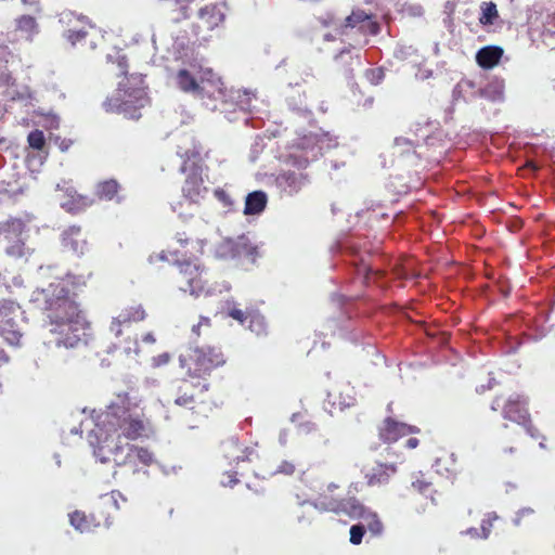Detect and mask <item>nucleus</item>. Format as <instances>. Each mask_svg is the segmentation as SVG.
Returning a JSON list of instances; mask_svg holds the SVG:
<instances>
[{
	"instance_id": "35",
	"label": "nucleus",
	"mask_w": 555,
	"mask_h": 555,
	"mask_svg": "<svg viewBox=\"0 0 555 555\" xmlns=\"http://www.w3.org/2000/svg\"><path fill=\"white\" fill-rule=\"evenodd\" d=\"M108 61L116 64L117 69H118L117 76L118 77L124 76L126 78V80L129 81V79L127 78V74H128L127 56L125 54H120L119 52H117L116 56L108 55Z\"/></svg>"
},
{
	"instance_id": "7",
	"label": "nucleus",
	"mask_w": 555,
	"mask_h": 555,
	"mask_svg": "<svg viewBox=\"0 0 555 555\" xmlns=\"http://www.w3.org/2000/svg\"><path fill=\"white\" fill-rule=\"evenodd\" d=\"M179 363L190 378L205 380L214 370L227 363V358L219 347L208 346L180 354Z\"/></svg>"
},
{
	"instance_id": "4",
	"label": "nucleus",
	"mask_w": 555,
	"mask_h": 555,
	"mask_svg": "<svg viewBox=\"0 0 555 555\" xmlns=\"http://www.w3.org/2000/svg\"><path fill=\"white\" fill-rule=\"evenodd\" d=\"M491 410L494 412L501 411L504 420L521 426L532 439H545L532 421L529 412V398L525 393L514 392L508 397L496 396L492 400Z\"/></svg>"
},
{
	"instance_id": "3",
	"label": "nucleus",
	"mask_w": 555,
	"mask_h": 555,
	"mask_svg": "<svg viewBox=\"0 0 555 555\" xmlns=\"http://www.w3.org/2000/svg\"><path fill=\"white\" fill-rule=\"evenodd\" d=\"M151 262L166 261L177 267L176 283L180 291L192 295L203 294L207 286L206 271L195 256L181 250H167L150 257Z\"/></svg>"
},
{
	"instance_id": "2",
	"label": "nucleus",
	"mask_w": 555,
	"mask_h": 555,
	"mask_svg": "<svg viewBox=\"0 0 555 555\" xmlns=\"http://www.w3.org/2000/svg\"><path fill=\"white\" fill-rule=\"evenodd\" d=\"M91 276L90 270L80 275L67 273L65 278L56 279L46 287L35 289L30 300L46 313L49 324L85 314L69 284L86 285Z\"/></svg>"
},
{
	"instance_id": "60",
	"label": "nucleus",
	"mask_w": 555,
	"mask_h": 555,
	"mask_svg": "<svg viewBox=\"0 0 555 555\" xmlns=\"http://www.w3.org/2000/svg\"><path fill=\"white\" fill-rule=\"evenodd\" d=\"M2 142V140H0V143Z\"/></svg>"
},
{
	"instance_id": "34",
	"label": "nucleus",
	"mask_w": 555,
	"mask_h": 555,
	"mask_svg": "<svg viewBox=\"0 0 555 555\" xmlns=\"http://www.w3.org/2000/svg\"><path fill=\"white\" fill-rule=\"evenodd\" d=\"M176 238L181 247L185 248L189 245H191L192 249H194L196 253L202 254L203 242L201 240H194L192 236L188 235L186 232H177Z\"/></svg>"
},
{
	"instance_id": "48",
	"label": "nucleus",
	"mask_w": 555,
	"mask_h": 555,
	"mask_svg": "<svg viewBox=\"0 0 555 555\" xmlns=\"http://www.w3.org/2000/svg\"><path fill=\"white\" fill-rule=\"evenodd\" d=\"M420 443V440L417 438H409L405 442L406 448L409 449H415Z\"/></svg>"
},
{
	"instance_id": "50",
	"label": "nucleus",
	"mask_w": 555,
	"mask_h": 555,
	"mask_svg": "<svg viewBox=\"0 0 555 555\" xmlns=\"http://www.w3.org/2000/svg\"><path fill=\"white\" fill-rule=\"evenodd\" d=\"M143 341L149 343V344H154L155 337L152 333H147L143 336Z\"/></svg>"
},
{
	"instance_id": "52",
	"label": "nucleus",
	"mask_w": 555,
	"mask_h": 555,
	"mask_svg": "<svg viewBox=\"0 0 555 555\" xmlns=\"http://www.w3.org/2000/svg\"><path fill=\"white\" fill-rule=\"evenodd\" d=\"M198 323H201V326L202 325L210 326V319L206 318V317H202Z\"/></svg>"
},
{
	"instance_id": "19",
	"label": "nucleus",
	"mask_w": 555,
	"mask_h": 555,
	"mask_svg": "<svg viewBox=\"0 0 555 555\" xmlns=\"http://www.w3.org/2000/svg\"><path fill=\"white\" fill-rule=\"evenodd\" d=\"M341 28H357L364 35H377L379 25L374 21L371 14L365 13L363 10H354L349 16L345 18Z\"/></svg>"
},
{
	"instance_id": "33",
	"label": "nucleus",
	"mask_w": 555,
	"mask_h": 555,
	"mask_svg": "<svg viewBox=\"0 0 555 555\" xmlns=\"http://www.w3.org/2000/svg\"><path fill=\"white\" fill-rule=\"evenodd\" d=\"M89 205H90V201L88 199V197L82 196V195H77L76 197H73L72 201L63 203L62 207L68 212L76 214V212L85 209Z\"/></svg>"
},
{
	"instance_id": "5",
	"label": "nucleus",
	"mask_w": 555,
	"mask_h": 555,
	"mask_svg": "<svg viewBox=\"0 0 555 555\" xmlns=\"http://www.w3.org/2000/svg\"><path fill=\"white\" fill-rule=\"evenodd\" d=\"M209 383H193L181 379L176 389L175 404L186 408L198 418L209 417L219 406L218 402L208 395Z\"/></svg>"
},
{
	"instance_id": "43",
	"label": "nucleus",
	"mask_w": 555,
	"mask_h": 555,
	"mask_svg": "<svg viewBox=\"0 0 555 555\" xmlns=\"http://www.w3.org/2000/svg\"><path fill=\"white\" fill-rule=\"evenodd\" d=\"M367 79L373 83H379L384 79V72L380 68L366 70Z\"/></svg>"
},
{
	"instance_id": "45",
	"label": "nucleus",
	"mask_w": 555,
	"mask_h": 555,
	"mask_svg": "<svg viewBox=\"0 0 555 555\" xmlns=\"http://www.w3.org/2000/svg\"><path fill=\"white\" fill-rule=\"evenodd\" d=\"M215 196L219 199V201H222L223 203H227L228 199H229V195L227 194V192L222 189H217L215 191Z\"/></svg>"
},
{
	"instance_id": "30",
	"label": "nucleus",
	"mask_w": 555,
	"mask_h": 555,
	"mask_svg": "<svg viewBox=\"0 0 555 555\" xmlns=\"http://www.w3.org/2000/svg\"><path fill=\"white\" fill-rule=\"evenodd\" d=\"M223 248H225L231 256L240 257L242 255H251L254 251V247H251L246 240L243 237L238 241L228 240L223 244Z\"/></svg>"
},
{
	"instance_id": "32",
	"label": "nucleus",
	"mask_w": 555,
	"mask_h": 555,
	"mask_svg": "<svg viewBox=\"0 0 555 555\" xmlns=\"http://www.w3.org/2000/svg\"><path fill=\"white\" fill-rule=\"evenodd\" d=\"M227 313L240 324H245L247 321L253 322L255 319H258V315L254 314L251 311H244L236 305L229 306Z\"/></svg>"
},
{
	"instance_id": "44",
	"label": "nucleus",
	"mask_w": 555,
	"mask_h": 555,
	"mask_svg": "<svg viewBox=\"0 0 555 555\" xmlns=\"http://www.w3.org/2000/svg\"><path fill=\"white\" fill-rule=\"evenodd\" d=\"M170 361V354L165 352V353H162L155 358H153V363L155 366H162V365H165L167 364L168 362Z\"/></svg>"
},
{
	"instance_id": "13",
	"label": "nucleus",
	"mask_w": 555,
	"mask_h": 555,
	"mask_svg": "<svg viewBox=\"0 0 555 555\" xmlns=\"http://www.w3.org/2000/svg\"><path fill=\"white\" fill-rule=\"evenodd\" d=\"M116 495L121 496L119 492L112 491L109 494L102 495L90 512L91 522L95 524L96 528H108L115 518L119 505Z\"/></svg>"
},
{
	"instance_id": "49",
	"label": "nucleus",
	"mask_w": 555,
	"mask_h": 555,
	"mask_svg": "<svg viewBox=\"0 0 555 555\" xmlns=\"http://www.w3.org/2000/svg\"><path fill=\"white\" fill-rule=\"evenodd\" d=\"M340 488V486L336 482H330L327 486H326V492L328 493H333L335 492L336 490H338Z\"/></svg>"
},
{
	"instance_id": "6",
	"label": "nucleus",
	"mask_w": 555,
	"mask_h": 555,
	"mask_svg": "<svg viewBox=\"0 0 555 555\" xmlns=\"http://www.w3.org/2000/svg\"><path fill=\"white\" fill-rule=\"evenodd\" d=\"M139 85L143 80L139 77H132ZM129 81H120L117 92L107 98L103 103L104 108L108 113H122L130 119H139L141 114L139 111L149 103V98L143 86L129 87Z\"/></svg>"
},
{
	"instance_id": "36",
	"label": "nucleus",
	"mask_w": 555,
	"mask_h": 555,
	"mask_svg": "<svg viewBox=\"0 0 555 555\" xmlns=\"http://www.w3.org/2000/svg\"><path fill=\"white\" fill-rule=\"evenodd\" d=\"M27 142L30 147L37 151H41L46 145V138L43 131L36 129L29 132L27 137Z\"/></svg>"
},
{
	"instance_id": "14",
	"label": "nucleus",
	"mask_w": 555,
	"mask_h": 555,
	"mask_svg": "<svg viewBox=\"0 0 555 555\" xmlns=\"http://www.w3.org/2000/svg\"><path fill=\"white\" fill-rule=\"evenodd\" d=\"M361 472L369 487L380 488L390 482L392 477L398 473V467L395 463L373 461L364 465Z\"/></svg>"
},
{
	"instance_id": "28",
	"label": "nucleus",
	"mask_w": 555,
	"mask_h": 555,
	"mask_svg": "<svg viewBox=\"0 0 555 555\" xmlns=\"http://www.w3.org/2000/svg\"><path fill=\"white\" fill-rule=\"evenodd\" d=\"M267 205V195L262 191H255L247 195L245 201L244 214L256 215L261 212Z\"/></svg>"
},
{
	"instance_id": "46",
	"label": "nucleus",
	"mask_w": 555,
	"mask_h": 555,
	"mask_svg": "<svg viewBox=\"0 0 555 555\" xmlns=\"http://www.w3.org/2000/svg\"><path fill=\"white\" fill-rule=\"evenodd\" d=\"M10 362V356L0 348V369Z\"/></svg>"
},
{
	"instance_id": "38",
	"label": "nucleus",
	"mask_w": 555,
	"mask_h": 555,
	"mask_svg": "<svg viewBox=\"0 0 555 555\" xmlns=\"http://www.w3.org/2000/svg\"><path fill=\"white\" fill-rule=\"evenodd\" d=\"M366 519H367L369 531L374 535L380 534L383 531V524L379 520L377 514L370 513Z\"/></svg>"
},
{
	"instance_id": "40",
	"label": "nucleus",
	"mask_w": 555,
	"mask_h": 555,
	"mask_svg": "<svg viewBox=\"0 0 555 555\" xmlns=\"http://www.w3.org/2000/svg\"><path fill=\"white\" fill-rule=\"evenodd\" d=\"M17 27L21 30L33 33L37 27V23L33 16L23 15L17 20Z\"/></svg>"
},
{
	"instance_id": "55",
	"label": "nucleus",
	"mask_w": 555,
	"mask_h": 555,
	"mask_svg": "<svg viewBox=\"0 0 555 555\" xmlns=\"http://www.w3.org/2000/svg\"><path fill=\"white\" fill-rule=\"evenodd\" d=\"M2 388H3V386H2V383L0 382V393L2 392Z\"/></svg>"
},
{
	"instance_id": "57",
	"label": "nucleus",
	"mask_w": 555,
	"mask_h": 555,
	"mask_svg": "<svg viewBox=\"0 0 555 555\" xmlns=\"http://www.w3.org/2000/svg\"><path fill=\"white\" fill-rule=\"evenodd\" d=\"M325 39H327V40L331 39V35H326Z\"/></svg>"
},
{
	"instance_id": "29",
	"label": "nucleus",
	"mask_w": 555,
	"mask_h": 555,
	"mask_svg": "<svg viewBox=\"0 0 555 555\" xmlns=\"http://www.w3.org/2000/svg\"><path fill=\"white\" fill-rule=\"evenodd\" d=\"M70 525L80 532H90L96 529L95 524L91 522V514L81 511H74L68 515Z\"/></svg>"
},
{
	"instance_id": "27",
	"label": "nucleus",
	"mask_w": 555,
	"mask_h": 555,
	"mask_svg": "<svg viewBox=\"0 0 555 555\" xmlns=\"http://www.w3.org/2000/svg\"><path fill=\"white\" fill-rule=\"evenodd\" d=\"M196 75L198 82L204 87V93L208 92L206 90L207 87H210L214 91L221 92V78L211 68L199 67L198 70H196Z\"/></svg>"
},
{
	"instance_id": "10",
	"label": "nucleus",
	"mask_w": 555,
	"mask_h": 555,
	"mask_svg": "<svg viewBox=\"0 0 555 555\" xmlns=\"http://www.w3.org/2000/svg\"><path fill=\"white\" fill-rule=\"evenodd\" d=\"M49 326L53 340L59 347L75 348L86 343L89 323L85 314L53 322Z\"/></svg>"
},
{
	"instance_id": "39",
	"label": "nucleus",
	"mask_w": 555,
	"mask_h": 555,
	"mask_svg": "<svg viewBox=\"0 0 555 555\" xmlns=\"http://www.w3.org/2000/svg\"><path fill=\"white\" fill-rule=\"evenodd\" d=\"M296 466L292 461L283 460L278 467L271 473V475H285L291 476L295 473Z\"/></svg>"
},
{
	"instance_id": "37",
	"label": "nucleus",
	"mask_w": 555,
	"mask_h": 555,
	"mask_svg": "<svg viewBox=\"0 0 555 555\" xmlns=\"http://www.w3.org/2000/svg\"><path fill=\"white\" fill-rule=\"evenodd\" d=\"M117 345L122 348V350L126 353H138L139 352V343L138 339L131 338L130 335H128L124 340L119 339Z\"/></svg>"
},
{
	"instance_id": "24",
	"label": "nucleus",
	"mask_w": 555,
	"mask_h": 555,
	"mask_svg": "<svg viewBox=\"0 0 555 555\" xmlns=\"http://www.w3.org/2000/svg\"><path fill=\"white\" fill-rule=\"evenodd\" d=\"M176 82L180 90L204 96V87L197 80V75L188 69H179L176 75Z\"/></svg>"
},
{
	"instance_id": "20",
	"label": "nucleus",
	"mask_w": 555,
	"mask_h": 555,
	"mask_svg": "<svg viewBox=\"0 0 555 555\" xmlns=\"http://www.w3.org/2000/svg\"><path fill=\"white\" fill-rule=\"evenodd\" d=\"M62 245L77 256L88 251V242L79 225H70L62 233Z\"/></svg>"
},
{
	"instance_id": "59",
	"label": "nucleus",
	"mask_w": 555,
	"mask_h": 555,
	"mask_svg": "<svg viewBox=\"0 0 555 555\" xmlns=\"http://www.w3.org/2000/svg\"><path fill=\"white\" fill-rule=\"evenodd\" d=\"M350 487H353V489H357V485L353 486V483H350Z\"/></svg>"
},
{
	"instance_id": "41",
	"label": "nucleus",
	"mask_w": 555,
	"mask_h": 555,
	"mask_svg": "<svg viewBox=\"0 0 555 555\" xmlns=\"http://www.w3.org/2000/svg\"><path fill=\"white\" fill-rule=\"evenodd\" d=\"M365 533V527L361 524L353 525L350 528V542L354 545H359L362 542Z\"/></svg>"
},
{
	"instance_id": "51",
	"label": "nucleus",
	"mask_w": 555,
	"mask_h": 555,
	"mask_svg": "<svg viewBox=\"0 0 555 555\" xmlns=\"http://www.w3.org/2000/svg\"><path fill=\"white\" fill-rule=\"evenodd\" d=\"M547 24L555 28V11L547 15Z\"/></svg>"
},
{
	"instance_id": "11",
	"label": "nucleus",
	"mask_w": 555,
	"mask_h": 555,
	"mask_svg": "<svg viewBox=\"0 0 555 555\" xmlns=\"http://www.w3.org/2000/svg\"><path fill=\"white\" fill-rule=\"evenodd\" d=\"M26 225L22 219H9L0 227V237L5 243V254L12 258H22L25 255Z\"/></svg>"
},
{
	"instance_id": "8",
	"label": "nucleus",
	"mask_w": 555,
	"mask_h": 555,
	"mask_svg": "<svg viewBox=\"0 0 555 555\" xmlns=\"http://www.w3.org/2000/svg\"><path fill=\"white\" fill-rule=\"evenodd\" d=\"M60 24L63 27V37L72 46L88 44L91 50H94L99 41L103 40V36L86 15L65 11L60 16Z\"/></svg>"
},
{
	"instance_id": "26",
	"label": "nucleus",
	"mask_w": 555,
	"mask_h": 555,
	"mask_svg": "<svg viewBox=\"0 0 555 555\" xmlns=\"http://www.w3.org/2000/svg\"><path fill=\"white\" fill-rule=\"evenodd\" d=\"M120 191V184L115 179H108L101 181L96 184L95 195L101 201H120L118 193Z\"/></svg>"
},
{
	"instance_id": "58",
	"label": "nucleus",
	"mask_w": 555,
	"mask_h": 555,
	"mask_svg": "<svg viewBox=\"0 0 555 555\" xmlns=\"http://www.w3.org/2000/svg\"><path fill=\"white\" fill-rule=\"evenodd\" d=\"M350 487H353V489H357V485L353 486V483H350Z\"/></svg>"
},
{
	"instance_id": "15",
	"label": "nucleus",
	"mask_w": 555,
	"mask_h": 555,
	"mask_svg": "<svg viewBox=\"0 0 555 555\" xmlns=\"http://www.w3.org/2000/svg\"><path fill=\"white\" fill-rule=\"evenodd\" d=\"M146 318L142 305H132L124 308L109 324V332L119 339L125 333H129L132 325Z\"/></svg>"
},
{
	"instance_id": "31",
	"label": "nucleus",
	"mask_w": 555,
	"mask_h": 555,
	"mask_svg": "<svg viewBox=\"0 0 555 555\" xmlns=\"http://www.w3.org/2000/svg\"><path fill=\"white\" fill-rule=\"evenodd\" d=\"M481 14L479 16V23L483 26L492 25L499 17L496 4L492 1L481 3Z\"/></svg>"
},
{
	"instance_id": "1",
	"label": "nucleus",
	"mask_w": 555,
	"mask_h": 555,
	"mask_svg": "<svg viewBox=\"0 0 555 555\" xmlns=\"http://www.w3.org/2000/svg\"><path fill=\"white\" fill-rule=\"evenodd\" d=\"M150 428L141 400L126 391L117 392L95 416L93 454L101 463L114 462L138 474L153 464L154 454L147 448L121 443V438L137 440L147 436Z\"/></svg>"
},
{
	"instance_id": "12",
	"label": "nucleus",
	"mask_w": 555,
	"mask_h": 555,
	"mask_svg": "<svg viewBox=\"0 0 555 555\" xmlns=\"http://www.w3.org/2000/svg\"><path fill=\"white\" fill-rule=\"evenodd\" d=\"M315 507L325 512L344 514L350 518H364L366 513L364 505L354 496L335 499L321 494L315 502Z\"/></svg>"
},
{
	"instance_id": "23",
	"label": "nucleus",
	"mask_w": 555,
	"mask_h": 555,
	"mask_svg": "<svg viewBox=\"0 0 555 555\" xmlns=\"http://www.w3.org/2000/svg\"><path fill=\"white\" fill-rule=\"evenodd\" d=\"M503 54V48L499 46H486L477 51L476 63L482 69H492L500 63Z\"/></svg>"
},
{
	"instance_id": "22",
	"label": "nucleus",
	"mask_w": 555,
	"mask_h": 555,
	"mask_svg": "<svg viewBox=\"0 0 555 555\" xmlns=\"http://www.w3.org/2000/svg\"><path fill=\"white\" fill-rule=\"evenodd\" d=\"M308 176L304 172L282 171L276 177L278 185L288 195L298 193L307 183Z\"/></svg>"
},
{
	"instance_id": "56",
	"label": "nucleus",
	"mask_w": 555,
	"mask_h": 555,
	"mask_svg": "<svg viewBox=\"0 0 555 555\" xmlns=\"http://www.w3.org/2000/svg\"><path fill=\"white\" fill-rule=\"evenodd\" d=\"M505 451L513 452V451H514V449H513V448H509V449H506Z\"/></svg>"
},
{
	"instance_id": "17",
	"label": "nucleus",
	"mask_w": 555,
	"mask_h": 555,
	"mask_svg": "<svg viewBox=\"0 0 555 555\" xmlns=\"http://www.w3.org/2000/svg\"><path fill=\"white\" fill-rule=\"evenodd\" d=\"M220 449L223 457L230 465L240 464L241 462H251L258 459V453L254 448L244 447L235 438L223 441Z\"/></svg>"
},
{
	"instance_id": "47",
	"label": "nucleus",
	"mask_w": 555,
	"mask_h": 555,
	"mask_svg": "<svg viewBox=\"0 0 555 555\" xmlns=\"http://www.w3.org/2000/svg\"><path fill=\"white\" fill-rule=\"evenodd\" d=\"M532 514H533V511L531 508H524V509L519 511L518 514H517V518L515 520L516 524L517 525L519 524L521 517L529 516V515H532Z\"/></svg>"
},
{
	"instance_id": "21",
	"label": "nucleus",
	"mask_w": 555,
	"mask_h": 555,
	"mask_svg": "<svg viewBox=\"0 0 555 555\" xmlns=\"http://www.w3.org/2000/svg\"><path fill=\"white\" fill-rule=\"evenodd\" d=\"M224 3H210L199 9L197 16L201 22L198 27L206 30H214L220 26L225 18Z\"/></svg>"
},
{
	"instance_id": "42",
	"label": "nucleus",
	"mask_w": 555,
	"mask_h": 555,
	"mask_svg": "<svg viewBox=\"0 0 555 555\" xmlns=\"http://www.w3.org/2000/svg\"><path fill=\"white\" fill-rule=\"evenodd\" d=\"M498 515L495 513H489L486 518L482 519L481 521V530H482V537L483 538H488L490 532H491V528L493 526V521H495L498 519Z\"/></svg>"
},
{
	"instance_id": "16",
	"label": "nucleus",
	"mask_w": 555,
	"mask_h": 555,
	"mask_svg": "<svg viewBox=\"0 0 555 555\" xmlns=\"http://www.w3.org/2000/svg\"><path fill=\"white\" fill-rule=\"evenodd\" d=\"M420 431L418 427L400 422L393 416L385 417L377 426L378 437L385 443L397 442L405 436L418 434Z\"/></svg>"
},
{
	"instance_id": "18",
	"label": "nucleus",
	"mask_w": 555,
	"mask_h": 555,
	"mask_svg": "<svg viewBox=\"0 0 555 555\" xmlns=\"http://www.w3.org/2000/svg\"><path fill=\"white\" fill-rule=\"evenodd\" d=\"M14 313L12 302L0 305V335L12 346L20 344L22 334L15 328V322L11 317Z\"/></svg>"
},
{
	"instance_id": "9",
	"label": "nucleus",
	"mask_w": 555,
	"mask_h": 555,
	"mask_svg": "<svg viewBox=\"0 0 555 555\" xmlns=\"http://www.w3.org/2000/svg\"><path fill=\"white\" fill-rule=\"evenodd\" d=\"M180 157V171L186 175L182 186L183 196L192 203H198L208 191L204 184L201 153L195 149L186 150Z\"/></svg>"
},
{
	"instance_id": "25",
	"label": "nucleus",
	"mask_w": 555,
	"mask_h": 555,
	"mask_svg": "<svg viewBox=\"0 0 555 555\" xmlns=\"http://www.w3.org/2000/svg\"><path fill=\"white\" fill-rule=\"evenodd\" d=\"M411 488L420 493L421 495H424L426 498H429L431 501V504L436 505L437 501L435 495L438 493L437 489L435 488L434 481L429 476L426 474L418 472L413 474L412 476V482Z\"/></svg>"
},
{
	"instance_id": "53",
	"label": "nucleus",
	"mask_w": 555,
	"mask_h": 555,
	"mask_svg": "<svg viewBox=\"0 0 555 555\" xmlns=\"http://www.w3.org/2000/svg\"><path fill=\"white\" fill-rule=\"evenodd\" d=\"M199 328H201V323H197L196 325H193L192 332L195 333L198 336L199 335Z\"/></svg>"
},
{
	"instance_id": "54",
	"label": "nucleus",
	"mask_w": 555,
	"mask_h": 555,
	"mask_svg": "<svg viewBox=\"0 0 555 555\" xmlns=\"http://www.w3.org/2000/svg\"><path fill=\"white\" fill-rule=\"evenodd\" d=\"M387 410L390 411V412L392 411L391 404H388Z\"/></svg>"
}]
</instances>
